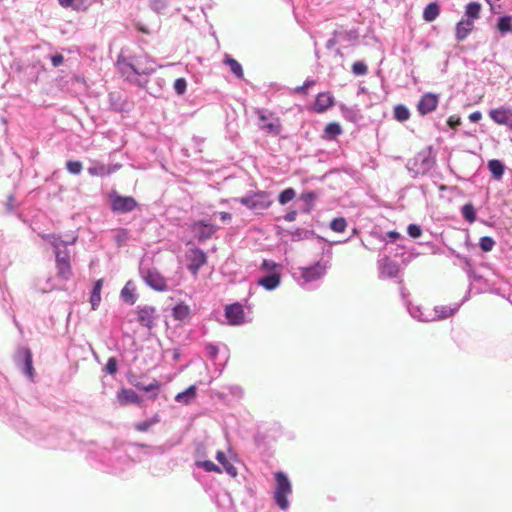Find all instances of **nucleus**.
I'll use <instances>...</instances> for the list:
<instances>
[{"mask_svg":"<svg viewBox=\"0 0 512 512\" xmlns=\"http://www.w3.org/2000/svg\"><path fill=\"white\" fill-rule=\"evenodd\" d=\"M118 66L123 75L130 78L134 75H148L156 70L154 60L148 54H142L131 58V62L118 61Z\"/></svg>","mask_w":512,"mask_h":512,"instance_id":"obj_1","label":"nucleus"},{"mask_svg":"<svg viewBox=\"0 0 512 512\" xmlns=\"http://www.w3.org/2000/svg\"><path fill=\"white\" fill-rule=\"evenodd\" d=\"M435 165V159L432 157L430 152L421 151L415 155L413 159H410L406 168L411 173L412 177L426 175Z\"/></svg>","mask_w":512,"mask_h":512,"instance_id":"obj_2","label":"nucleus"},{"mask_svg":"<svg viewBox=\"0 0 512 512\" xmlns=\"http://www.w3.org/2000/svg\"><path fill=\"white\" fill-rule=\"evenodd\" d=\"M276 489L274 499L280 509L286 510L289 506L288 495L292 492V486L288 477L281 471L275 473Z\"/></svg>","mask_w":512,"mask_h":512,"instance_id":"obj_3","label":"nucleus"},{"mask_svg":"<svg viewBox=\"0 0 512 512\" xmlns=\"http://www.w3.org/2000/svg\"><path fill=\"white\" fill-rule=\"evenodd\" d=\"M238 201L253 211L265 210L272 204L270 194L265 191H258L245 197H241L238 199Z\"/></svg>","mask_w":512,"mask_h":512,"instance_id":"obj_4","label":"nucleus"},{"mask_svg":"<svg viewBox=\"0 0 512 512\" xmlns=\"http://www.w3.org/2000/svg\"><path fill=\"white\" fill-rule=\"evenodd\" d=\"M256 114L260 130L272 135H278L281 132V121L274 113L258 109Z\"/></svg>","mask_w":512,"mask_h":512,"instance_id":"obj_5","label":"nucleus"},{"mask_svg":"<svg viewBox=\"0 0 512 512\" xmlns=\"http://www.w3.org/2000/svg\"><path fill=\"white\" fill-rule=\"evenodd\" d=\"M110 206L115 213H128L138 206V202L132 196H121L113 193L110 195Z\"/></svg>","mask_w":512,"mask_h":512,"instance_id":"obj_6","label":"nucleus"},{"mask_svg":"<svg viewBox=\"0 0 512 512\" xmlns=\"http://www.w3.org/2000/svg\"><path fill=\"white\" fill-rule=\"evenodd\" d=\"M378 264V277L380 279H393L397 278L400 273L399 264L391 260L388 256L380 258Z\"/></svg>","mask_w":512,"mask_h":512,"instance_id":"obj_7","label":"nucleus"},{"mask_svg":"<svg viewBox=\"0 0 512 512\" xmlns=\"http://www.w3.org/2000/svg\"><path fill=\"white\" fill-rule=\"evenodd\" d=\"M143 279L148 286L156 291L163 292L168 288L166 278L155 268L143 272Z\"/></svg>","mask_w":512,"mask_h":512,"instance_id":"obj_8","label":"nucleus"},{"mask_svg":"<svg viewBox=\"0 0 512 512\" xmlns=\"http://www.w3.org/2000/svg\"><path fill=\"white\" fill-rule=\"evenodd\" d=\"M56 268L57 275L60 278L69 280L72 277L73 273L68 251H56Z\"/></svg>","mask_w":512,"mask_h":512,"instance_id":"obj_9","label":"nucleus"},{"mask_svg":"<svg viewBox=\"0 0 512 512\" xmlns=\"http://www.w3.org/2000/svg\"><path fill=\"white\" fill-rule=\"evenodd\" d=\"M137 321L143 327L151 330L155 326V319L157 318L156 309L153 306L138 307L136 310Z\"/></svg>","mask_w":512,"mask_h":512,"instance_id":"obj_10","label":"nucleus"},{"mask_svg":"<svg viewBox=\"0 0 512 512\" xmlns=\"http://www.w3.org/2000/svg\"><path fill=\"white\" fill-rule=\"evenodd\" d=\"M188 260V269L194 276H196L200 268L207 262V256L203 250L194 248L189 251Z\"/></svg>","mask_w":512,"mask_h":512,"instance_id":"obj_11","label":"nucleus"},{"mask_svg":"<svg viewBox=\"0 0 512 512\" xmlns=\"http://www.w3.org/2000/svg\"><path fill=\"white\" fill-rule=\"evenodd\" d=\"M225 317L230 325L237 326L243 324L245 322V313L242 305L239 303L227 305Z\"/></svg>","mask_w":512,"mask_h":512,"instance_id":"obj_12","label":"nucleus"},{"mask_svg":"<svg viewBox=\"0 0 512 512\" xmlns=\"http://www.w3.org/2000/svg\"><path fill=\"white\" fill-rule=\"evenodd\" d=\"M438 96L433 93L424 94L418 102L417 109L421 115H427L434 110H436L438 106Z\"/></svg>","mask_w":512,"mask_h":512,"instance_id":"obj_13","label":"nucleus"},{"mask_svg":"<svg viewBox=\"0 0 512 512\" xmlns=\"http://www.w3.org/2000/svg\"><path fill=\"white\" fill-rule=\"evenodd\" d=\"M490 118L499 125H505L512 129V110L505 107L492 109L489 112Z\"/></svg>","mask_w":512,"mask_h":512,"instance_id":"obj_14","label":"nucleus"},{"mask_svg":"<svg viewBox=\"0 0 512 512\" xmlns=\"http://www.w3.org/2000/svg\"><path fill=\"white\" fill-rule=\"evenodd\" d=\"M117 401L121 406L128 404L142 405L141 397L132 389L122 388L117 392Z\"/></svg>","mask_w":512,"mask_h":512,"instance_id":"obj_15","label":"nucleus"},{"mask_svg":"<svg viewBox=\"0 0 512 512\" xmlns=\"http://www.w3.org/2000/svg\"><path fill=\"white\" fill-rule=\"evenodd\" d=\"M398 284L401 285L400 286V294H401L402 299L405 301L407 310H408L409 314L411 315V317H413L414 319H417L419 321H428L429 319L424 316L421 308L419 306L413 305L408 299H406L407 296L409 295V293L407 292L405 287H403L402 279H400L398 281Z\"/></svg>","mask_w":512,"mask_h":512,"instance_id":"obj_16","label":"nucleus"},{"mask_svg":"<svg viewBox=\"0 0 512 512\" xmlns=\"http://www.w3.org/2000/svg\"><path fill=\"white\" fill-rule=\"evenodd\" d=\"M470 297V291H468L466 293V295L464 296V298L462 299L461 302L459 303H456L454 305H444V306H438L435 308V313L437 315V318L439 319H444V318H448L450 316H452L454 313H456L460 306L469 299Z\"/></svg>","mask_w":512,"mask_h":512,"instance_id":"obj_17","label":"nucleus"},{"mask_svg":"<svg viewBox=\"0 0 512 512\" xmlns=\"http://www.w3.org/2000/svg\"><path fill=\"white\" fill-rule=\"evenodd\" d=\"M193 229L198 233L199 240H206L215 233L217 228L205 220H199L194 223Z\"/></svg>","mask_w":512,"mask_h":512,"instance_id":"obj_18","label":"nucleus"},{"mask_svg":"<svg viewBox=\"0 0 512 512\" xmlns=\"http://www.w3.org/2000/svg\"><path fill=\"white\" fill-rule=\"evenodd\" d=\"M450 253L452 256L456 257L457 259H464L463 270L467 274L470 281H480L482 279V277L475 272V270L473 268V264L469 258L457 253L453 249H450Z\"/></svg>","mask_w":512,"mask_h":512,"instance_id":"obj_19","label":"nucleus"},{"mask_svg":"<svg viewBox=\"0 0 512 512\" xmlns=\"http://www.w3.org/2000/svg\"><path fill=\"white\" fill-rule=\"evenodd\" d=\"M342 116L351 123H359L362 120L360 109L357 106L348 107L345 104H340Z\"/></svg>","mask_w":512,"mask_h":512,"instance_id":"obj_20","label":"nucleus"},{"mask_svg":"<svg viewBox=\"0 0 512 512\" xmlns=\"http://www.w3.org/2000/svg\"><path fill=\"white\" fill-rule=\"evenodd\" d=\"M281 275L279 272L270 273L258 279L257 284L264 287L266 290H274L280 285Z\"/></svg>","mask_w":512,"mask_h":512,"instance_id":"obj_21","label":"nucleus"},{"mask_svg":"<svg viewBox=\"0 0 512 512\" xmlns=\"http://www.w3.org/2000/svg\"><path fill=\"white\" fill-rule=\"evenodd\" d=\"M473 28V21L469 19H462L456 25V39L457 41H463L467 38Z\"/></svg>","mask_w":512,"mask_h":512,"instance_id":"obj_22","label":"nucleus"},{"mask_svg":"<svg viewBox=\"0 0 512 512\" xmlns=\"http://www.w3.org/2000/svg\"><path fill=\"white\" fill-rule=\"evenodd\" d=\"M19 356L24 361V372L30 378L33 379L34 376V368H33V360L32 353L29 349H21L19 351Z\"/></svg>","mask_w":512,"mask_h":512,"instance_id":"obj_23","label":"nucleus"},{"mask_svg":"<svg viewBox=\"0 0 512 512\" xmlns=\"http://www.w3.org/2000/svg\"><path fill=\"white\" fill-rule=\"evenodd\" d=\"M135 290L136 289L134 283L131 280L128 281L121 290L120 295L122 300L130 305H133L137 300Z\"/></svg>","mask_w":512,"mask_h":512,"instance_id":"obj_24","label":"nucleus"},{"mask_svg":"<svg viewBox=\"0 0 512 512\" xmlns=\"http://www.w3.org/2000/svg\"><path fill=\"white\" fill-rule=\"evenodd\" d=\"M487 167L495 180H501L505 171V165L498 159L488 161Z\"/></svg>","mask_w":512,"mask_h":512,"instance_id":"obj_25","label":"nucleus"},{"mask_svg":"<svg viewBox=\"0 0 512 512\" xmlns=\"http://www.w3.org/2000/svg\"><path fill=\"white\" fill-rule=\"evenodd\" d=\"M216 459L220 464H222L225 472L228 475H230L231 477L237 476V474H238L237 468L227 460L226 455L223 451H218L216 453Z\"/></svg>","mask_w":512,"mask_h":512,"instance_id":"obj_26","label":"nucleus"},{"mask_svg":"<svg viewBox=\"0 0 512 512\" xmlns=\"http://www.w3.org/2000/svg\"><path fill=\"white\" fill-rule=\"evenodd\" d=\"M114 170L115 168L94 162V164L88 168V173L92 176H105L111 174Z\"/></svg>","mask_w":512,"mask_h":512,"instance_id":"obj_27","label":"nucleus"},{"mask_svg":"<svg viewBox=\"0 0 512 512\" xmlns=\"http://www.w3.org/2000/svg\"><path fill=\"white\" fill-rule=\"evenodd\" d=\"M224 64L229 66L231 72L238 78L244 77V71L241 66V64L234 58H232L230 55L226 54L224 58Z\"/></svg>","mask_w":512,"mask_h":512,"instance_id":"obj_28","label":"nucleus"},{"mask_svg":"<svg viewBox=\"0 0 512 512\" xmlns=\"http://www.w3.org/2000/svg\"><path fill=\"white\" fill-rule=\"evenodd\" d=\"M440 13V6L436 2L429 3L423 11V19L427 22L434 21Z\"/></svg>","mask_w":512,"mask_h":512,"instance_id":"obj_29","label":"nucleus"},{"mask_svg":"<svg viewBox=\"0 0 512 512\" xmlns=\"http://www.w3.org/2000/svg\"><path fill=\"white\" fill-rule=\"evenodd\" d=\"M196 397V386L191 385L185 391L176 395L175 400L182 404H189Z\"/></svg>","mask_w":512,"mask_h":512,"instance_id":"obj_30","label":"nucleus"},{"mask_svg":"<svg viewBox=\"0 0 512 512\" xmlns=\"http://www.w3.org/2000/svg\"><path fill=\"white\" fill-rule=\"evenodd\" d=\"M102 286H103L102 279L97 280L94 284L93 291H92L91 298H90V302H91V306H92L93 310H95L98 307V305L100 304Z\"/></svg>","mask_w":512,"mask_h":512,"instance_id":"obj_31","label":"nucleus"},{"mask_svg":"<svg viewBox=\"0 0 512 512\" xmlns=\"http://www.w3.org/2000/svg\"><path fill=\"white\" fill-rule=\"evenodd\" d=\"M135 387L137 389L145 391V392H153V395L151 396V398L153 400H155L157 398L158 394H159L161 385H160V383L157 380L154 379L148 385H143V384L137 383V384H135Z\"/></svg>","mask_w":512,"mask_h":512,"instance_id":"obj_32","label":"nucleus"},{"mask_svg":"<svg viewBox=\"0 0 512 512\" xmlns=\"http://www.w3.org/2000/svg\"><path fill=\"white\" fill-rule=\"evenodd\" d=\"M342 131V127L338 122H331L326 125L324 134L328 139L332 140L342 134Z\"/></svg>","mask_w":512,"mask_h":512,"instance_id":"obj_33","label":"nucleus"},{"mask_svg":"<svg viewBox=\"0 0 512 512\" xmlns=\"http://www.w3.org/2000/svg\"><path fill=\"white\" fill-rule=\"evenodd\" d=\"M461 214L462 217L470 224L476 221L477 213L474 206L471 203H466L465 205L462 206Z\"/></svg>","mask_w":512,"mask_h":512,"instance_id":"obj_34","label":"nucleus"},{"mask_svg":"<svg viewBox=\"0 0 512 512\" xmlns=\"http://www.w3.org/2000/svg\"><path fill=\"white\" fill-rule=\"evenodd\" d=\"M320 275V268L318 264L311 267H305L301 269V276L304 278L306 282L315 280Z\"/></svg>","mask_w":512,"mask_h":512,"instance_id":"obj_35","label":"nucleus"},{"mask_svg":"<svg viewBox=\"0 0 512 512\" xmlns=\"http://www.w3.org/2000/svg\"><path fill=\"white\" fill-rule=\"evenodd\" d=\"M172 315L176 320H184L190 315V308L183 303L177 304L172 310Z\"/></svg>","mask_w":512,"mask_h":512,"instance_id":"obj_36","label":"nucleus"},{"mask_svg":"<svg viewBox=\"0 0 512 512\" xmlns=\"http://www.w3.org/2000/svg\"><path fill=\"white\" fill-rule=\"evenodd\" d=\"M481 11V4L478 2H470L466 5L465 16L473 21L479 17Z\"/></svg>","mask_w":512,"mask_h":512,"instance_id":"obj_37","label":"nucleus"},{"mask_svg":"<svg viewBox=\"0 0 512 512\" xmlns=\"http://www.w3.org/2000/svg\"><path fill=\"white\" fill-rule=\"evenodd\" d=\"M394 118L399 122H405L410 118V111L407 106L398 104L394 107Z\"/></svg>","mask_w":512,"mask_h":512,"instance_id":"obj_38","label":"nucleus"},{"mask_svg":"<svg viewBox=\"0 0 512 512\" xmlns=\"http://www.w3.org/2000/svg\"><path fill=\"white\" fill-rule=\"evenodd\" d=\"M497 28L503 34L512 32V17L509 15L499 17L497 21Z\"/></svg>","mask_w":512,"mask_h":512,"instance_id":"obj_39","label":"nucleus"},{"mask_svg":"<svg viewBox=\"0 0 512 512\" xmlns=\"http://www.w3.org/2000/svg\"><path fill=\"white\" fill-rule=\"evenodd\" d=\"M160 421L159 415H154L151 419L139 422L135 424V429L139 432H147L150 428Z\"/></svg>","mask_w":512,"mask_h":512,"instance_id":"obj_40","label":"nucleus"},{"mask_svg":"<svg viewBox=\"0 0 512 512\" xmlns=\"http://www.w3.org/2000/svg\"><path fill=\"white\" fill-rule=\"evenodd\" d=\"M345 40H347V33L345 31H335L333 37L327 41L326 47L331 49L334 45L340 44Z\"/></svg>","mask_w":512,"mask_h":512,"instance_id":"obj_41","label":"nucleus"},{"mask_svg":"<svg viewBox=\"0 0 512 512\" xmlns=\"http://www.w3.org/2000/svg\"><path fill=\"white\" fill-rule=\"evenodd\" d=\"M196 465L198 467L203 468L207 472H215V473H222V470L219 466H217L214 462L211 460H205V461H198L196 462Z\"/></svg>","mask_w":512,"mask_h":512,"instance_id":"obj_42","label":"nucleus"},{"mask_svg":"<svg viewBox=\"0 0 512 512\" xmlns=\"http://www.w3.org/2000/svg\"><path fill=\"white\" fill-rule=\"evenodd\" d=\"M347 227V221L344 217L334 218L330 223V228L334 232H343Z\"/></svg>","mask_w":512,"mask_h":512,"instance_id":"obj_43","label":"nucleus"},{"mask_svg":"<svg viewBox=\"0 0 512 512\" xmlns=\"http://www.w3.org/2000/svg\"><path fill=\"white\" fill-rule=\"evenodd\" d=\"M495 246V240L490 236H483L479 240V247L484 252H489Z\"/></svg>","mask_w":512,"mask_h":512,"instance_id":"obj_44","label":"nucleus"},{"mask_svg":"<svg viewBox=\"0 0 512 512\" xmlns=\"http://www.w3.org/2000/svg\"><path fill=\"white\" fill-rule=\"evenodd\" d=\"M296 193L293 188H287L283 190L279 195L280 204L284 205L291 201L295 197Z\"/></svg>","mask_w":512,"mask_h":512,"instance_id":"obj_45","label":"nucleus"},{"mask_svg":"<svg viewBox=\"0 0 512 512\" xmlns=\"http://www.w3.org/2000/svg\"><path fill=\"white\" fill-rule=\"evenodd\" d=\"M352 72L357 76H363L368 72L367 65L363 61H356L352 65Z\"/></svg>","mask_w":512,"mask_h":512,"instance_id":"obj_46","label":"nucleus"},{"mask_svg":"<svg viewBox=\"0 0 512 512\" xmlns=\"http://www.w3.org/2000/svg\"><path fill=\"white\" fill-rule=\"evenodd\" d=\"M66 168L71 174L78 175L82 171L83 166L80 161L70 160L66 162Z\"/></svg>","mask_w":512,"mask_h":512,"instance_id":"obj_47","label":"nucleus"},{"mask_svg":"<svg viewBox=\"0 0 512 512\" xmlns=\"http://www.w3.org/2000/svg\"><path fill=\"white\" fill-rule=\"evenodd\" d=\"M59 5L63 8L79 9L80 4H83L85 0H58Z\"/></svg>","mask_w":512,"mask_h":512,"instance_id":"obj_48","label":"nucleus"},{"mask_svg":"<svg viewBox=\"0 0 512 512\" xmlns=\"http://www.w3.org/2000/svg\"><path fill=\"white\" fill-rule=\"evenodd\" d=\"M104 369L108 374L114 375L118 370L117 359L114 357L109 358Z\"/></svg>","mask_w":512,"mask_h":512,"instance_id":"obj_49","label":"nucleus"},{"mask_svg":"<svg viewBox=\"0 0 512 512\" xmlns=\"http://www.w3.org/2000/svg\"><path fill=\"white\" fill-rule=\"evenodd\" d=\"M187 88V82L184 78H178L174 82V90L178 95L185 93Z\"/></svg>","mask_w":512,"mask_h":512,"instance_id":"obj_50","label":"nucleus"},{"mask_svg":"<svg viewBox=\"0 0 512 512\" xmlns=\"http://www.w3.org/2000/svg\"><path fill=\"white\" fill-rule=\"evenodd\" d=\"M334 105V98L329 93L322 92V112L326 111Z\"/></svg>","mask_w":512,"mask_h":512,"instance_id":"obj_51","label":"nucleus"},{"mask_svg":"<svg viewBox=\"0 0 512 512\" xmlns=\"http://www.w3.org/2000/svg\"><path fill=\"white\" fill-rule=\"evenodd\" d=\"M279 267V265L277 263H275L274 261H271V260H263L262 264H261V269L267 271L269 274L270 273H273V272H278L277 271V268Z\"/></svg>","mask_w":512,"mask_h":512,"instance_id":"obj_52","label":"nucleus"},{"mask_svg":"<svg viewBox=\"0 0 512 512\" xmlns=\"http://www.w3.org/2000/svg\"><path fill=\"white\" fill-rule=\"evenodd\" d=\"M407 233L408 235L411 237V238H418L421 236L422 234V229L419 225L417 224H410L408 227H407Z\"/></svg>","mask_w":512,"mask_h":512,"instance_id":"obj_53","label":"nucleus"},{"mask_svg":"<svg viewBox=\"0 0 512 512\" xmlns=\"http://www.w3.org/2000/svg\"><path fill=\"white\" fill-rule=\"evenodd\" d=\"M128 236H129V232L126 229L118 230L117 234L115 236L118 246H122L128 239Z\"/></svg>","mask_w":512,"mask_h":512,"instance_id":"obj_54","label":"nucleus"},{"mask_svg":"<svg viewBox=\"0 0 512 512\" xmlns=\"http://www.w3.org/2000/svg\"><path fill=\"white\" fill-rule=\"evenodd\" d=\"M64 61V57L62 54H55L51 57V62L54 67L60 66Z\"/></svg>","mask_w":512,"mask_h":512,"instance_id":"obj_55","label":"nucleus"},{"mask_svg":"<svg viewBox=\"0 0 512 512\" xmlns=\"http://www.w3.org/2000/svg\"><path fill=\"white\" fill-rule=\"evenodd\" d=\"M301 199L305 201L307 204L312 203L316 199L315 193H303L301 195Z\"/></svg>","mask_w":512,"mask_h":512,"instance_id":"obj_56","label":"nucleus"},{"mask_svg":"<svg viewBox=\"0 0 512 512\" xmlns=\"http://www.w3.org/2000/svg\"><path fill=\"white\" fill-rule=\"evenodd\" d=\"M482 118V114L480 111H475V112H472L470 115H469V120L473 123H476L478 121H480Z\"/></svg>","mask_w":512,"mask_h":512,"instance_id":"obj_57","label":"nucleus"},{"mask_svg":"<svg viewBox=\"0 0 512 512\" xmlns=\"http://www.w3.org/2000/svg\"><path fill=\"white\" fill-rule=\"evenodd\" d=\"M314 84H315V82H314V81H307V82H305V83H304V85H303V86L296 87V88H295V92H297V93H304V92H305V90H306L308 87H310V86H312V85H314Z\"/></svg>","mask_w":512,"mask_h":512,"instance_id":"obj_58","label":"nucleus"},{"mask_svg":"<svg viewBox=\"0 0 512 512\" xmlns=\"http://www.w3.org/2000/svg\"><path fill=\"white\" fill-rule=\"evenodd\" d=\"M220 219L224 222L230 221L232 219V216L228 212H220L219 213Z\"/></svg>","mask_w":512,"mask_h":512,"instance_id":"obj_59","label":"nucleus"},{"mask_svg":"<svg viewBox=\"0 0 512 512\" xmlns=\"http://www.w3.org/2000/svg\"><path fill=\"white\" fill-rule=\"evenodd\" d=\"M388 237L394 241L395 239H397L399 237V233H397L396 231H390L388 232Z\"/></svg>","mask_w":512,"mask_h":512,"instance_id":"obj_60","label":"nucleus"},{"mask_svg":"<svg viewBox=\"0 0 512 512\" xmlns=\"http://www.w3.org/2000/svg\"><path fill=\"white\" fill-rule=\"evenodd\" d=\"M319 99H320V95H317V96H316V103H315V104H314V106H313V110H314L315 112H317V113H319V112H320V104H318Z\"/></svg>","mask_w":512,"mask_h":512,"instance_id":"obj_61","label":"nucleus"},{"mask_svg":"<svg viewBox=\"0 0 512 512\" xmlns=\"http://www.w3.org/2000/svg\"><path fill=\"white\" fill-rule=\"evenodd\" d=\"M295 216H296V212H291V213H288L285 218L288 221H293V220H295Z\"/></svg>","mask_w":512,"mask_h":512,"instance_id":"obj_62","label":"nucleus"},{"mask_svg":"<svg viewBox=\"0 0 512 512\" xmlns=\"http://www.w3.org/2000/svg\"><path fill=\"white\" fill-rule=\"evenodd\" d=\"M137 29L142 32V33H145V34H149V31L142 25H137Z\"/></svg>","mask_w":512,"mask_h":512,"instance_id":"obj_63","label":"nucleus"},{"mask_svg":"<svg viewBox=\"0 0 512 512\" xmlns=\"http://www.w3.org/2000/svg\"><path fill=\"white\" fill-rule=\"evenodd\" d=\"M460 262H461V268L463 269V266H464V259H458Z\"/></svg>","mask_w":512,"mask_h":512,"instance_id":"obj_64","label":"nucleus"}]
</instances>
